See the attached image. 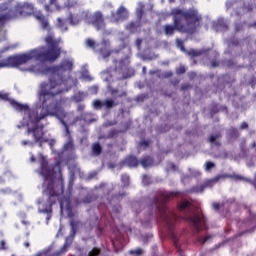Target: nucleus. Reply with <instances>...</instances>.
<instances>
[{"label":"nucleus","mask_w":256,"mask_h":256,"mask_svg":"<svg viewBox=\"0 0 256 256\" xmlns=\"http://www.w3.org/2000/svg\"><path fill=\"white\" fill-rule=\"evenodd\" d=\"M45 43L48 47V49L45 51H43L45 49V46H41L32 49L27 53H23L20 55H11L3 59V64L5 65V68L17 67L29 62L30 60L51 63L55 62L58 58H60L62 53L61 47H59L60 40L54 39L52 34H47L45 37Z\"/></svg>","instance_id":"3"},{"label":"nucleus","mask_w":256,"mask_h":256,"mask_svg":"<svg viewBox=\"0 0 256 256\" xmlns=\"http://www.w3.org/2000/svg\"><path fill=\"white\" fill-rule=\"evenodd\" d=\"M0 193H1V194H10V193H11V190H10L9 188H7V189H1V190H0Z\"/></svg>","instance_id":"43"},{"label":"nucleus","mask_w":256,"mask_h":256,"mask_svg":"<svg viewBox=\"0 0 256 256\" xmlns=\"http://www.w3.org/2000/svg\"><path fill=\"white\" fill-rule=\"evenodd\" d=\"M180 195L179 192L161 193L159 197H155L152 203V207L155 206L158 213V221L162 222L168 228L171 236L173 237L174 245L179 252L180 256H185L181 247L179 246L178 238L174 233V228L179 217L173 212L169 211L167 203Z\"/></svg>","instance_id":"5"},{"label":"nucleus","mask_w":256,"mask_h":256,"mask_svg":"<svg viewBox=\"0 0 256 256\" xmlns=\"http://www.w3.org/2000/svg\"><path fill=\"white\" fill-rule=\"evenodd\" d=\"M75 5H77V2H76V1L71 2V3H68V4H67V7H68V8H72V7H74Z\"/></svg>","instance_id":"48"},{"label":"nucleus","mask_w":256,"mask_h":256,"mask_svg":"<svg viewBox=\"0 0 256 256\" xmlns=\"http://www.w3.org/2000/svg\"><path fill=\"white\" fill-rule=\"evenodd\" d=\"M62 123L65 126V136L68 137V139H73L69 130V126L66 124V122H63V120Z\"/></svg>","instance_id":"33"},{"label":"nucleus","mask_w":256,"mask_h":256,"mask_svg":"<svg viewBox=\"0 0 256 256\" xmlns=\"http://www.w3.org/2000/svg\"><path fill=\"white\" fill-rule=\"evenodd\" d=\"M127 97V92H121V94H118L117 98H123Z\"/></svg>","instance_id":"51"},{"label":"nucleus","mask_w":256,"mask_h":256,"mask_svg":"<svg viewBox=\"0 0 256 256\" xmlns=\"http://www.w3.org/2000/svg\"><path fill=\"white\" fill-rule=\"evenodd\" d=\"M8 10V3L4 2L0 4V30L3 29L5 26V23L8 20L14 19L18 15L21 17H27L34 13V5L32 3L24 2V3H18L15 5V14H11V10L9 12L2 14V12H5Z\"/></svg>","instance_id":"6"},{"label":"nucleus","mask_w":256,"mask_h":256,"mask_svg":"<svg viewBox=\"0 0 256 256\" xmlns=\"http://www.w3.org/2000/svg\"><path fill=\"white\" fill-rule=\"evenodd\" d=\"M121 182L123 183L124 187H128L129 184H130V178H129V176L126 175V174H123V175L121 176Z\"/></svg>","instance_id":"27"},{"label":"nucleus","mask_w":256,"mask_h":256,"mask_svg":"<svg viewBox=\"0 0 256 256\" xmlns=\"http://www.w3.org/2000/svg\"><path fill=\"white\" fill-rule=\"evenodd\" d=\"M184 219L191 223V226L195 234H200L202 231L208 230V220L201 210H198L192 216L185 217Z\"/></svg>","instance_id":"7"},{"label":"nucleus","mask_w":256,"mask_h":256,"mask_svg":"<svg viewBox=\"0 0 256 256\" xmlns=\"http://www.w3.org/2000/svg\"><path fill=\"white\" fill-rule=\"evenodd\" d=\"M211 65H212L213 68H216V67L219 66V62L217 60H212Z\"/></svg>","instance_id":"45"},{"label":"nucleus","mask_w":256,"mask_h":256,"mask_svg":"<svg viewBox=\"0 0 256 256\" xmlns=\"http://www.w3.org/2000/svg\"><path fill=\"white\" fill-rule=\"evenodd\" d=\"M221 134H212L210 138H208V142L211 144H214L217 147L221 146V142H217L216 140L221 138Z\"/></svg>","instance_id":"19"},{"label":"nucleus","mask_w":256,"mask_h":256,"mask_svg":"<svg viewBox=\"0 0 256 256\" xmlns=\"http://www.w3.org/2000/svg\"><path fill=\"white\" fill-rule=\"evenodd\" d=\"M186 53L188 54V56L195 58V57H200L201 55H203V51L202 50H196V49H190V50H186Z\"/></svg>","instance_id":"21"},{"label":"nucleus","mask_w":256,"mask_h":256,"mask_svg":"<svg viewBox=\"0 0 256 256\" xmlns=\"http://www.w3.org/2000/svg\"><path fill=\"white\" fill-rule=\"evenodd\" d=\"M142 42H143V41H142L141 38H137V39H136V45H137L138 48H140V46L142 45Z\"/></svg>","instance_id":"47"},{"label":"nucleus","mask_w":256,"mask_h":256,"mask_svg":"<svg viewBox=\"0 0 256 256\" xmlns=\"http://www.w3.org/2000/svg\"><path fill=\"white\" fill-rule=\"evenodd\" d=\"M84 108H85V106H83L82 104H80V105L78 106V111H83Z\"/></svg>","instance_id":"54"},{"label":"nucleus","mask_w":256,"mask_h":256,"mask_svg":"<svg viewBox=\"0 0 256 256\" xmlns=\"http://www.w3.org/2000/svg\"><path fill=\"white\" fill-rule=\"evenodd\" d=\"M171 15L174 25H164V33L167 36H173L175 31L194 34L198 28L202 26V15L197 9L190 8L184 10L181 8H173Z\"/></svg>","instance_id":"4"},{"label":"nucleus","mask_w":256,"mask_h":256,"mask_svg":"<svg viewBox=\"0 0 256 256\" xmlns=\"http://www.w3.org/2000/svg\"><path fill=\"white\" fill-rule=\"evenodd\" d=\"M35 19L41 24V27L43 30H47L48 31V35H52L53 39L56 40V38L54 37L53 33H51V27L49 26V22L48 19L45 17L44 14H42L41 12H37L35 14ZM57 40H59V45L61 43V39L58 38Z\"/></svg>","instance_id":"12"},{"label":"nucleus","mask_w":256,"mask_h":256,"mask_svg":"<svg viewBox=\"0 0 256 256\" xmlns=\"http://www.w3.org/2000/svg\"><path fill=\"white\" fill-rule=\"evenodd\" d=\"M205 185L204 183L201 184V185H198V186H194L193 188H191V190L189 191L190 193H196V194H199V193H203L204 190H205Z\"/></svg>","instance_id":"22"},{"label":"nucleus","mask_w":256,"mask_h":256,"mask_svg":"<svg viewBox=\"0 0 256 256\" xmlns=\"http://www.w3.org/2000/svg\"><path fill=\"white\" fill-rule=\"evenodd\" d=\"M173 76V72L172 71H167L165 74H164V77L165 78H170Z\"/></svg>","instance_id":"46"},{"label":"nucleus","mask_w":256,"mask_h":256,"mask_svg":"<svg viewBox=\"0 0 256 256\" xmlns=\"http://www.w3.org/2000/svg\"><path fill=\"white\" fill-rule=\"evenodd\" d=\"M61 6L57 3V0H50L49 4H44V10L46 12L59 11Z\"/></svg>","instance_id":"14"},{"label":"nucleus","mask_w":256,"mask_h":256,"mask_svg":"<svg viewBox=\"0 0 256 256\" xmlns=\"http://www.w3.org/2000/svg\"><path fill=\"white\" fill-rule=\"evenodd\" d=\"M139 164H141L143 168H148L153 166L154 160L150 156H146L139 161Z\"/></svg>","instance_id":"16"},{"label":"nucleus","mask_w":256,"mask_h":256,"mask_svg":"<svg viewBox=\"0 0 256 256\" xmlns=\"http://www.w3.org/2000/svg\"><path fill=\"white\" fill-rule=\"evenodd\" d=\"M85 20L87 24L92 25L96 31H104L106 29L105 16L100 10H97L92 14L86 13Z\"/></svg>","instance_id":"8"},{"label":"nucleus","mask_w":256,"mask_h":256,"mask_svg":"<svg viewBox=\"0 0 256 256\" xmlns=\"http://www.w3.org/2000/svg\"><path fill=\"white\" fill-rule=\"evenodd\" d=\"M24 246H25L26 248H28V247L30 246V244H29L28 242H25V243H24Z\"/></svg>","instance_id":"57"},{"label":"nucleus","mask_w":256,"mask_h":256,"mask_svg":"<svg viewBox=\"0 0 256 256\" xmlns=\"http://www.w3.org/2000/svg\"><path fill=\"white\" fill-rule=\"evenodd\" d=\"M72 235L67 237L63 247L55 253H38L36 256H60L63 253L68 251V248L72 245L74 236L76 234V223L74 221L71 222Z\"/></svg>","instance_id":"9"},{"label":"nucleus","mask_w":256,"mask_h":256,"mask_svg":"<svg viewBox=\"0 0 256 256\" xmlns=\"http://www.w3.org/2000/svg\"><path fill=\"white\" fill-rule=\"evenodd\" d=\"M4 181L2 180V178L0 177V183H3Z\"/></svg>","instance_id":"59"},{"label":"nucleus","mask_w":256,"mask_h":256,"mask_svg":"<svg viewBox=\"0 0 256 256\" xmlns=\"http://www.w3.org/2000/svg\"><path fill=\"white\" fill-rule=\"evenodd\" d=\"M249 125L247 124V122H242L241 126H240V130H245L248 129Z\"/></svg>","instance_id":"42"},{"label":"nucleus","mask_w":256,"mask_h":256,"mask_svg":"<svg viewBox=\"0 0 256 256\" xmlns=\"http://www.w3.org/2000/svg\"><path fill=\"white\" fill-rule=\"evenodd\" d=\"M86 45H87V47H89V48L94 50L95 47H96V42H95V40H93L91 38H87L86 39Z\"/></svg>","instance_id":"29"},{"label":"nucleus","mask_w":256,"mask_h":256,"mask_svg":"<svg viewBox=\"0 0 256 256\" xmlns=\"http://www.w3.org/2000/svg\"><path fill=\"white\" fill-rule=\"evenodd\" d=\"M142 253H143V251L141 249L130 251V254H132V255H141Z\"/></svg>","instance_id":"40"},{"label":"nucleus","mask_w":256,"mask_h":256,"mask_svg":"<svg viewBox=\"0 0 256 256\" xmlns=\"http://www.w3.org/2000/svg\"><path fill=\"white\" fill-rule=\"evenodd\" d=\"M129 18V12L124 6H119L116 12L111 13V22L119 23Z\"/></svg>","instance_id":"10"},{"label":"nucleus","mask_w":256,"mask_h":256,"mask_svg":"<svg viewBox=\"0 0 256 256\" xmlns=\"http://www.w3.org/2000/svg\"><path fill=\"white\" fill-rule=\"evenodd\" d=\"M185 72H186V68H185L184 65H181L180 67H178L176 69V74L177 75H183V74H185Z\"/></svg>","instance_id":"34"},{"label":"nucleus","mask_w":256,"mask_h":256,"mask_svg":"<svg viewBox=\"0 0 256 256\" xmlns=\"http://www.w3.org/2000/svg\"><path fill=\"white\" fill-rule=\"evenodd\" d=\"M118 92V90H111V94L115 95Z\"/></svg>","instance_id":"56"},{"label":"nucleus","mask_w":256,"mask_h":256,"mask_svg":"<svg viewBox=\"0 0 256 256\" xmlns=\"http://www.w3.org/2000/svg\"><path fill=\"white\" fill-rule=\"evenodd\" d=\"M189 84H183V86H181V89L183 90V91H186V90H188L189 89Z\"/></svg>","instance_id":"50"},{"label":"nucleus","mask_w":256,"mask_h":256,"mask_svg":"<svg viewBox=\"0 0 256 256\" xmlns=\"http://www.w3.org/2000/svg\"><path fill=\"white\" fill-rule=\"evenodd\" d=\"M191 206H192L191 202H189L188 200H183L182 202L178 203L177 209L180 212H183L185 210H190Z\"/></svg>","instance_id":"17"},{"label":"nucleus","mask_w":256,"mask_h":256,"mask_svg":"<svg viewBox=\"0 0 256 256\" xmlns=\"http://www.w3.org/2000/svg\"><path fill=\"white\" fill-rule=\"evenodd\" d=\"M0 250H6V243L4 240L0 242Z\"/></svg>","instance_id":"44"},{"label":"nucleus","mask_w":256,"mask_h":256,"mask_svg":"<svg viewBox=\"0 0 256 256\" xmlns=\"http://www.w3.org/2000/svg\"><path fill=\"white\" fill-rule=\"evenodd\" d=\"M149 144H150L149 140H141L140 141V146L144 147L145 149L149 147Z\"/></svg>","instance_id":"38"},{"label":"nucleus","mask_w":256,"mask_h":256,"mask_svg":"<svg viewBox=\"0 0 256 256\" xmlns=\"http://www.w3.org/2000/svg\"><path fill=\"white\" fill-rule=\"evenodd\" d=\"M224 207V203L220 204V203H217V202H214L213 205H212V208L215 210V211H219L221 208Z\"/></svg>","instance_id":"35"},{"label":"nucleus","mask_w":256,"mask_h":256,"mask_svg":"<svg viewBox=\"0 0 256 256\" xmlns=\"http://www.w3.org/2000/svg\"><path fill=\"white\" fill-rule=\"evenodd\" d=\"M101 46H102V47L99 48V53H100V55H101L104 59L110 57V55H111V53H112V51L109 50L110 42H109L108 40L103 39V40H102V43H101Z\"/></svg>","instance_id":"13"},{"label":"nucleus","mask_w":256,"mask_h":256,"mask_svg":"<svg viewBox=\"0 0 256 256\" xmlns=\"http://www.w3.org/2000/svg\"><path fill=\"white\" fill-rule=\"evenodd\" d=\"M93 106L95 109L101 110L104 104L101 102V100H94Z\"/></svg>","instance_id":"31"},{"label":"nucleus","mask_w":256,"mask_h":256,"mask_svg":"<svg viewBox=\"0 0 256 256\" xmlns=\"http://www.w3.org/2000/svg\"><path fill=\"white\" fill-rule=\"evenodd\" d=\"M237 31H239V28L237 27Z\"/></svg>","instance_id":"61"},{"label":"nucleus","mask_w":256,"mask_h":256,"mask_svg":"<svg viewBox=\"0 0 256 256\" xmlns=\"http://www.w3.org/2000/svg\"><path fill=\"white\" fill-rule=\"evenodd\" d=\"M197 76L196 72H189L190 79H194Z\"/></svg>","instance_id":"49"},{"label":"nucleus","mask_w":256,"mask_h":256,"mask_svg":"<svg viewBox=\"0 0 256 256\" xmlns=\"http://www.w3.org/2000/svg\"><path fill=\"white\" fill-rule=\"evenodd\" d=\"M39 4H44L45 3V0H37Z\"/></svg>","instance_id":"55"},{"label":"nucleus","mask_w":256,"mask_h":256,"mask_svg":"<svg viewBox=\"0 0 256 256\" xmlns=\"http://www.w3.org/2000/svg\"><path fill=\"white\" fill-rule=\"evenodd\" d=\"M92 150L96 156H99L102 153V146H100V144L96 142L95 144H93Z\"/></svg>","instance_id":"24"},{"label":"nucleus","mask_w":256,"mask_h":256,"mask_svg":"<svg viewBox=\"0 0 256 256\" xmlns=\"http://www.w3.org/2000/svg\"><path fill=\"white\" fill-rule=\"evenodd\" d=\"M118 104L119 102H115L114 100H112V98H107L103 102V106L108 110L112 109L113 107H116Z\"/></svg>","instance_id":"18"},{"label":"nucleus","mask_w":256,"mask_h":256,"mask_svg":"<svg viewBox=\"0 0 256 256\" xmlns=\"http://www.w3.org/2000/svg\"><path fill=\"white\" fill-rule=\"evenodd\" d=\"M144 9H145V5L143 2H139L138 3V7L136 10V15L138 17L139 20H141L143 18L144 15Z\"/></svg>","instance_id":"20"},{"label":"nucleus","mask_w":256,"mask_h":256,"mask_svg":"<svg viewBox=\"0 0 256 256\" xmlns=\"http://www.w3.org/2000/svg\"><path fill=\"white\" fill-rule=\"evenodd\" d=\"M176 44H177V47H178L182 52H184V53L187 52V50H186V48H185V46H184V41H183L182 39L177 38V39H176Z\"/></svg>","instance_id":"25"},{"label":"nucleus","mask_w":256,"mask_h":256,"mask_svg":"<svg viewBox=\"0 0 256 256\" xmlns=\"http://www.w3.org/2000/svg\"><path fill=\"white\" fill-rule=\"evenodd\" d=\"M99 255H100V249L98 248H93V250L88 253V256H99Z\"/></svg>","instance_id":"36"},{"label":"nucleus","mask_w":256,"mask_h":256,"mask_svg":"<svg viewBox=\"0 0 256 256\" xmlns=\"http://www.w3.org/2000/svg\"><path fill=\"white\" fill-rule=\"evenodd\" d=\"M255 147H256V144H255V142H254V144H252L251 148H255Z\"/></svg>","instance_id":"58"},{"label":"nucleus","mask_w":256,"mask_h":256,"mask_svg":"<svg viewBox=\"0 0 256 256\" xmlns=\"http://www.w3.org/2000/svg\"><path fill=\"white\" fill-rule=\"evenodd\" d=\"M250 183L256 188V172H255V175H254V180L250 181Z\"/></svg>","instance_id":"52"},{"label":"nucleus","mask_w":256,"mask_h":256,"mask_svg":"<svg viewBox=\"0 0 256 256\" xmlns=\"http://www.w3.org/2000/svg\"><path fill=\"white\" fill-rule=\"evenodd\" d=\"M31 160H32V162H34V161H35V159H34V158H31Z\"/></svg>","instance_id":"60"},{"label":"nucleus","mask_w":256,"mask_h":256,"mask_svg":"<svg viewBox=\"0 0 256 256\" xmlns=\"http://www.w3.org/2000/svg\"><path fill=\"white\" fill-rule=\"evenodd\" d=\"M229 135L231 138H238L240 134H239L237 128H230Z\"/></svg>","instance_id":"30"},{"label":"nucleus","mask_w":256,"mask_h":256,"mask_svg":"<svg viewBox=\"0 0 256 256\" xmlns=\"http://www.w3.org/2000/svg\"><path fill=\"white\" fill-rule=\"evenodd\" d=\"M212 238L211 235H208L206 237H201L199 238V242L202 243V244H205L208 240H210Z\"/></svg>","instance_id":"37"},{"label":"nucleus","mask_w":256,"mask_h":256,"mask_svg":"<svg viewBox=\"0 0 256 256\" xmlns=\"http://www.w3.org/2000/svg\"><path fill=\"white\" fill-rule=\"evenodd\" d=\"M47 167L48 163L44 161L41 164V172L44 174L43 193L47 196V202L39 212L47 214V219L49 220L53 213L52 207L57 202H59L61 209L70 207L74 181H69L66 196L60 197L64 194V182L61 178L59 185L55 183L54 178L47 173Z\"/></svg>","instance_id":"2"},{"label":"nucleus","mask_w":256,"mask_h":256,"mask_svg":"<svg viewBox=\"0 0 256 256\" xmlns=\"http://www.w3.org/2000/svg\"><path fill=\"white\" fill-rule=\"evenodd\" d=\"M74 148V142L73 139H68V142L64 145V150L65 151H71Z\"/></svg>","instance_id":"26"},{"label":"nucleus","mask_w":256,"mask_h":256,"mask_svg":"<svg viewBox=\"0 0 256 256\" xmlns=\"http://www.w3.org/2000/svg\"><path fill=\"white\" fill-rule=\"evenodd\" d=\"M227 110H228L227 106H221V108H218V104H214L211 108V113L215 115L220 111H227Z\"/></svg>","instance_id":"23"},{"label":"nucleus","mask_w":256,"mask_h":256,"mask_svg":"<svg viewBox=\"0 0 256 256\" xmlns=\"http://www.w3.org/2000/svg\"><path fill=\"white\" fill-rule=\"evenodd\" d=\"M73 70V62L64 58L62 61L53 66L46 68V71L50 74L48 82H41L38 90V98L42 103L40 114L37 110H33L27 106V104H20L16 100H9L7 94H0V99L9 101L10 105L19 112H24V120H26L27 135H32V140H22V146L32 147L34 143H39L42 147V143H47V138H44V126L39 122L48 116L56 117L63 120L66 117L64 108L62 107L61 100H56V96L62 94L67 87V77Z\"/></svg>","instance_id":"1"},{"label":"nucleus","mask_w":256,"mask_h":256,"mask_svg":"<svg viewBox=\"0 0 256 256\" xmlns=\"http://www.w3.org/2000/svg\"><path fill=\"white\" fill-rule=\"evenodd\" d=\"M205 166H206V171H210L212 168L215 167V164L209 161V162H206Z\"/></svg>","instance_id":"39"},{"label":"nucleus","mask_w":256,"mask_h":256,"mask_svg":"<svg viewBox=\"0 0 256 256\" xmlns=\"http://www.w3.org/2000/svg\"><path fill=\"white\" fill-rule=\"evenodd\" d=\"M126 28L128 31L134 32L137 29V26H136V23L132 21V22L128 23Z\"/></svg>","instance_id":"32"},{"label":"nucleus","mask_w":256,"mask_h":256,"mask_svg":"<svg viewBox=\"0 0 256 256\" xmlns=\"http://www.w3.org/2000/svg\"><path fill=\"white\" fill-rule=\"evenodd\" d=\"M69 19H70L71 23H73V24H76L79 22V20L76 17H74V15H72V14L70 15Z\"/></svg>","instance_id":"41"},{"label":"nucleus","mask_w":256,"mask_h":256,"mask_svg":"<svg viewBox=\"0 0 256 256\" xmlns=\"http://www.w3.org/2000/svg\"><path fill=\"white\" fill-rule=\"evenodd\" d=\"M5 68V64L3 60H0V69Z\"/></svg>","instance_id":"53"},{"label":"nucleus","mask_w":256,"mask_h":256,"mask_svg":"<svg viewBox=\"0 0 256 256\" xmlns=\"http://www.w3.org/2000/svg\"><path fill=\"white\" fill-rule=\"evenodd\" d=\"M57 26H58V28H60V29H65V30H67L65 21H64L62 18H60V17L57 18Z\"/></svg>","instance_id":"28"},{"label":"nucleus","mask_w":256,"mask_h":256,"mask_svg":"<svg viewBox=\"0 0 256 256\" xmlns=\"http://www.w3.org/2000/svg\"><path fill=\"white\" fill-rule=\"evenodd\" d=\"M235 179V180H243L244 178L239 176V175H228V174H223V175H218L213 179H210L208 181H206L205 183H203L205 189L206 188H212L216 183L219 182L220 179Z\"/></svg>","instance_id":"11"},{"label":"nucleus","mask_w":256,"mask_h":256,"mask_svg":"<svg viewBox=\"0 0 256 256\" xmlns=\"http://www.w3.org/2000/svg\"><path fill=\"white\" fill-rule=\"evenodd\" d=\"M125 163L130 168H136L140 164V161L135 156H128L125 159Z\"/></svg>","instance_id":"15"}]
</instances>
